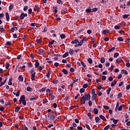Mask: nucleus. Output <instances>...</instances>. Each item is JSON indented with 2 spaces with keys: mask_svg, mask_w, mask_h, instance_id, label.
I'll use <instances>...</instances> for the list:
<instances>
[{
  "mask_svg": "<svg viewBox=\"0 0 130 130\" xmlns=\"http://www.w3.org/2000/svg\"><path fill=\"white\" fill-rule=\"evenodd\" d=\"M56 116H57V115L55 113L53 112L52 114H50V116H48V117H49L50 118L49 120H51V121L53 122Z\"/></svg>",
  "mask_w": 130,
  "mask_h": 130,
  "instance_id": "obj_1",
  "label": "nucleus"
},
{
  "mask_svg": "<svg viewBox=\"0 0 130 130\" xmlns=\"http://www.w3.org/2000/svg\"><path fill=\"white\" fill-rule=\"evenodd\" d=\"M117 83V81L116 80H114L113 82L111 83V87H114L115 85H116V83Z\"/></svg>",
  "mask_w": 130,
  "mask_h": 130,
  "instance_id": "obj_16",
  "label": "nucleus"
},
{
  "mask_svg": "<svg viewBox=\"0 0 130 130\" xmlns=\"http://www.w3.org/2000/svg\"><path fill=\"white\" fill-rule=\"evenodd\" d=\"M28 15H31V14H32V9L31 8L28 9Z\"/></svg>",
  "mask_w": 130,
  "mask_h": 130,
  "instance_id": "obj_58",
  "label": "nucleus"
},
{
  "mask_svg": "<svg viewBox=\"0 0 130 130\" xmlns=\"http://www.w3.org/2000/svg\"><path fill=\"white\" fill-rule=\"evenodd\" d=\"M62 73L64 74V75H68V74H69V72H68V70H67L65 69H63L62 71Z\"/></svg>",
  "mask_w": 130,
  "mask_h": 130,
  "instance_id": "obj_22",
  "label": "nucleus"
},
{
  "mask_svg": "<svg viewBox=\"0 0 130 130\" xmlns=\"http://www.w3.org/2000/svg\"><path fill=\"white\" fill-rule=\"evenodd\" d=\"M58 83V80H55L54 79L53 81V84H56Z\"/></svg>",
  "mask_w": 130,
  "mask_h": 130,
  "instance_id": "obj_55",
  "label": "nucleus"
},
{
  "mask_svg": "<svg viewBox=\"0 0 130 130\" xmlns=\"http://www.w3.org/2000/svg\"><path fill=\"white\" fill-rule=\"evenodd\" d=\"M74 50L73 49H70L69 51V53L70 54V55H73V54H74Z\"/></svg>",
  "mask_w": 130,
  "mask_h": 130,
  "instance_id": "obj_44",
  "label": "nucleus"
},
{
  "mask_svg": "<svg viewBox=\"0 0 130 130\" xmlns=\"http://www.w3.org/2000/svg\"><path fill=\"white\" fill-rule=\"evenodd\" d=\"M37 99V98H29V101H35Z\"/></svg>",
  "mask_w": 130,
  "mask_h": 130,
  "instance_id": "obj_45",
  "label": "nucleus"
},
{
  "mask_svg": "<svg viewBox=\"0 0 130 130\" xmlns=\"http://www.w3.org/2000/svg\"><path fill=\"white\" fill-rule=\"evenodd\" d=\"M6 70H8L9 68H10V63L9 62H6Z\"/></svg>",
  "mask_w": 130,
  "mask_h": 130,
  "instance_id": "obj_42",
  "label": "nucleus"
},
{
  "mask_svg": "<svg viewBox=\"0 0 130 130\" xmlns=\"http://www.w3.org/2000/svg\"><path fill=\"white\" fill-rule=\"evenodd\" d=\"M80 93H84L85 92V89L84 88H81L80 90Z\"/></svg>",
  "mask_w": 130,
  "mask_h": 130,
  "instance_id": "obj_64",
  "label": "nucleus"
},
{
  "mask_svg": "<svg viewBox=\"0 0 130 130\" xmlns=\"http://www.w3.org/2000/svg\"><path fill=\"white\" fill-rule=\"evenodd\" d=\"M101 63H104L105 62V58L102 57L101 58Z\"/></svg>",
  "mask_w": 130,
  "mask_h": 130,
  "instance_id": "obj_26",
  "label": "nucleus"
},
{
  "mask_svg": "<svg viewBox=\"0 0 130 130\" xmlns=\"http://www.w3.org/2000/svg\"><path fill=\"white\" fill-rule=\"evenodd\" d=\"M121 75H123V74H124V75H125V76H126L127 75H128V73H127V71L125 70H122L121 71Z\"/></svg>",
  "mask_w": 130,
  "mask_h": 130,
  "instance_id": "obj_11",
  "label": "nucleus"
},
{
  "mask_svg": "<svg viewBox=\"0 0 130 130\" xmlns=\"http://www.w3.org/2000/svg\"><path fill=\"white\" fill-rule=\"evenodd\" d=\"M67 56H69V52H66L63 55H62V57L63 58H66V57H67Z\"/></svg>",
  "mask_w": 130,
  "mask_h": 130,
  "instance_id": "obj_23",
  "label": "nucleus"
},
{
  "mask_svg": "<svg viewBox=\"0 0 130 130\" xmlns=\"http://www.w3.org/2000/svg\"><path fill=\"white\" fill-rule=\"evenodd\" d=\"M60 37L61 39H64V38H66V35L61 34L60 35Z\"/></svg>",
  "mask_w": 130,
  "mask_h": 130,
  "instance_id": "obj_43",
  "label": "nucleus"
},
{
  "mask_svg": "<svg viewBox=\"0 0 130 130\" xmlns=\"http://www.w3.org/2000/svg\"><path fill=\"white\" fill-rule=\"evenodd\" d=\"M119 53H114V58H116V57H117L118 56H119Z\"/></svg>",
  "mask_w": 130,
  "mask_h": 130,
  "instance_id": "obj_47",
  "label": "nucleus"
},
{
  "mask_svg": "<svg viewBox=\"0 0 130 130\" xmlns=\"http://www.w3.org/2000/svg\"><path fill=\"white\" fill-rule=\"evenodd\" d=\"M30 79L31 80V81H34V80L35 79V75H36V72H34L33 73H30Z\"/></svg>",
  "mask_w": 130,
  "mask_h": 130,
  "instance_id": "obj_5",
  "label": "nucleus"
},
{
  "mask_svg": "<svg viewBox=\"0 0 130 130\" xmlns=\"http://www.w3.org/2000/svg\"><path fill=\"white\" fill-rule=\"evenodd\" d=\"M6 18L7 21L9 22V21H10V15H9L8 12H6Z\"/></svg>",
  "mask_w": 130,
  "mask_h": 130,
  "instance_id": "obj_13",
  "label": "nucleus"
},
{
  "mask_svg": "<svg viewBox=\"0 0 130 130\" xmlns=\"http://www.w3.org/2000/svg\"><path fill=\"white\" fill-rule=\"evenodd\" d=\"M27 92H32V91H33V88H32L30 87H28L27 88Z\"/></svg>",
  "mask_w": 130,
  "mask_h": 130,
  "instance_id": "obj_34",
  "label": "nucleus"
},
{
  "mask_svg": "<svg viewBox=\"0 0 130 130\" xmlns=\"http://www.w3.org/2000/svg\"><path fill=\"white\" fill-rule=\"evenodd\" d=\"M93 104V102H91V101H88V105L89 106H92V104Z\"/></svg>",
  "mask_w": 130,
  "mask_h": 130,
  "instance_id": "obj_63",
  "label": "nucleus"
},
{
  "mask_svg": "<svg viewBox=\"0 0 130 130\" xmlns=\"http://www.w3.org/2000/svg\"><path fill=\"white\" fill-rule=\"evenodd\" d=\"M87 116L89 117V119H92V113H91V112H89L87 114Z\"/></svg>",
  "mask_w": 130,
  "mask_h": 130,
  "instance_id": "obj_24",
  "label": "nucleus"
},
{
  "mask_svg": "<svg viewBox=\"0 0 130 130\" xmlns=\"http://www.w3.org/2000/svg\"><path fill=\"white\" fill-rule=\"evenodd\" d=\"M88 62L90 63V64H92L93 63V60H92V58H89L87 60Z\"/></svg>",
  "mask_w": 130,
  "mask_h": 130,
  "instance_id": "obj_29",
  "label": "nucleus"
},
{
  "mask_svg": "<svg viewBox=\"0 0 130 130\" xmlns=\"http://www.w3.org/2000/svg\"><path fill=\"white\" fill-rule=\"evenodd\" d=\"M119 62H122L123 63V60H122V58L121 57H119L116 60V64H117Z\"/></svg>",
  "mask_w": 130,
  "mask_h": 130,
  "instance_id": "obj_4",
  "label": "nucleus"
},
{
  "mask_svg": "<svg viewBox=\"0 0 130 130\" xmlns=\"http://www.w3.org/2000/svg\"><path fill=\"white\" fill-rule=\"evenodd\" d=\"M21 109V108L20 107H16L15 109V112H19V110Z\"/></svg>",
  "mask_w": 130,
  "mask_h": 130,
  "instance_id": "obj_31",
  "label": "nucleus"
},
{
  "mask_svg": "<svg viewBox=\"0 0 130 130\" xmlns=\"http://www.w3.org/2000/svg\"><path fill=\"white\" fill-rule=\"evenodd\" d=\"M27 10H28V6H24L23 8V11H26Z\"/></svg>",
  "mask_w": 130,
  "mask_h": 130,
  "instance_id": "obj_62",
  "label": "nucleus"
},
{
  "mask_svg": "<svg viewBox=\"0 0 130 130\" xmlns=\"http://www.w3.org/2000/svg\"><path fill=\"white\" fill-rule=\"evenodd\" d=\"M110 120L113 121V122L114 123V124H116L118 122V121H119V120L115 119H114V118H111Z\"/></svg>",
  "mask_w": 130,
  "mask_h": 130,
  "instance_id": "obj_9",
  "label": "nucleus"
},
{
  "mask_svg": "<svg viewBox=\"0 0 130 130\" xmlns=\"http://www.w3.org/2000/svg\"><path fill=\"white\" fill-rule=\"evenodd\" d=\"M40 64V63H39V62L36 61V63H35V68H36V69H37V68H39Z\"/></svg>",
  "mask_w": 130,
  "mask_h": 130,
  "instance_id": "obj_33",
  "label": "nucleus"
},
{
  "mask_svg": "<svg viewBox=\"0 0 130 130\" xmlns=\"http://www.w3.org/2000/svg\"><path fill=\"white\" fill-rule=\"evenodd\" d=\"M13 94L15 95L16 97H19V96H20V91H18L16 93L14 92H13Z\"/></svg>",
  "mask_w": 130,
  "mask_h": 130,
  "instance_id": "obj_21",
  "label": "nucleus"
},
{
  "mask_svg": "<svg viewBox=\"0 0 130 130\" xmlns=\"http://www.w3.org/2000/svg\"><path fill=\"white\" fill-rule=\"evenodd\" d=\"M95 93H96V91H95V89L93 88L91 90V94L93 95L94 94H95Z\"/></svg>",
  "mask_w": 130,
  "mask_h": 130,
  "instance_id": "obj_61",
  "label": "nucleus"
},
{
  "mask_svg": "<svg viewBox=\"0 0 130 130\" xmlns=\"http://www.w3.org/2000/svg\"><path fill=\"white\" fill-rule=\"evenodd\" d=\"M100 118H101V119H102V120H104V121H106V118H105V117L102 115H100L99 116Z\"/></svg>",
  "mask_w": 130,
  "mask_h": 130,
  "instance_id": "obj_15",
  "label": "nucleus"
},
{
  "mask_svg": "<svg viewBox=\"0 0 130 130\" xmlns=\"http://www.w3.org/2000/svg\"><path fill=\"white\" fill-rule=\"evenodd\" d=\"M56 3L58 4V5H62L63 4V2L61 0H57Z\"/></svg>",
  "mask_w": 130,
  "mask_h": 130,
  "instance_id": "obj_27",
  "label": "nucleus"
},
{
  "mask_svg": "<svg viewBox=\"0 0 130 130\" xmlns=\"http://www.w3.org/2000/svg\"><path fill=\"white\" fill-rule=\"evenodd\" d=\"M12 44V42L11 41H8L6 43V45H11Z\"/></svg>",
  "mask_w": 130,
  "mask_h": 130,
  "instance_id": "obj_52",
  "label": "nucleus"
},
{
  "mask_svg": "<svg viewBox=\"0 0 130 130\" xmlns=\"http://www.w3.org/2000/svg\"><path fill=\"white\" fill-rule=\"evenodd\" d=\"M76 107H79V106L76 105V106H72L70 107L69 109L70 110H72V109H74V108H76Z\"/></svg>",
  "mask_w": 130,
  "mask_h": 130,
  "instance_id": "obj_36",
  "label": "nucleus"
},
{
  "mask_svg": "<svg viewBox=\"0 0 130 130\" xmlns=\"http://www.w3.org/2000/svg\"><path fill=\"white\" fill-rule=\"evenodd\" d=\"M13 9H14V5L13 4H11L9 7V10H13Z\"/></svg>",
  "mask_w": 130,
  "mask_h": 130,
  "instance_id": "obj_41",
  "label": "nucleus"
},
{
  "mask_svg": "<svg viewBox=\"0 0 130 130\" xmlns=\"http://www.w3.org/2000/svg\"><path fill=\"white\" fill-rule=\"evenodd\" d=\"M114 29H116V30H119V29H120V27H119V26L118 25H115L114 26Z\"/></svg>",
  "mask_w": 130,
  "mask_h": 130,
  "instance_id": "obj_56",
  "label": "nucleus"
},
{
  "mask_svg": "<svg viewBox=\"0 0 130 130\" xmlns=\"http://www.w3.org/2000/svg\"><path fill=\"white\" fill-rule=\"evenodd\" d=\"M110 126H109V124H108V125L104 127V130H108V129H109V128H110Z\"/></svg>",
  "mask_w": 130,
  "mask_h": 130,
  "instance_id": "obj_49",
  "label": "nucleus"
},
{
  "mask_svg": "<svg viewBox=\"0 0 130 130\" xmlns=\"http://www.w3.org/2000/svg\"><path fill=\"white\" fill-rule=\"evenodd\" d=\"M86 13H92V9L91 7H89L85 10Z\"/></svg>",
  "mask_w": 130,
  "mask_h": 130,
  "instance_id": "obj_14",
  "label": "nucleus"
},
{
  "mask_svg": "<svg viewBox=\"0 0 130 130\" xmlns=\"http://www.w3.org/2000/svg\"><path fill=\"white\" fill-rule=\"evenodd\" d=\"M82 97H84L85 100L89 101L90 99H91V95L89 93H86L84 95L82 96Z\"/></svg>",
  "mask_w": 130,
  "mask_h": 130,
  "instance_id": "obj_2",
  "label": "nucleus"
},
{
  "mask_svg": "<svg viewBox=\"0 0 130 130\" xmlns=\"http://www.w3.org/2000/svg\"><path fill=\"white\" fill-rule=\"evenodd\" d=\"M113 50H115V47H113L112 48L109 49L107 51V52H112Z\"/></svg>",
  "mask_w": 130,
  "mask_h": 130,
  "instance_id": "obj_25",
  "label": "nucleus"
},
{
  "mask_svg": "<svg viewBox=\"0 0 130 130\" xmlns=\"http://www.w3.org/2000/svg\"><path fill=\"white\" fill-rule=\"evenodd\" d=\"M101 120V119H100L99 117H95V120L96 123H98V122H99V121H100Z\"/></svg>",
  "mask_w": 130,
  "mask_h": 130,
  "instance_id": "obj_17",
  "label": "nucleus"
},
{
  "mask_svg": "<svg viewBox=\"0 0 130 130\" xmlns=\"http://www.w3.org/2000/svg\"><path fill=\"white\" fill-rule=\"evenodd\" d=\"M97 11H98V8H94L92 10H91L92 13H93V12H97Z\"/></svg>",
  "mask_w": 130,
  "mask_h": 130,
  "instance_id": "obj_54",
  "label": "nucleus"
},
{
  "mask_svg": "<svg viewBox=\"0 0 130 130\" xmlns=\"http://www.w3.org/2000/svg\"><path fill=\"white\" fill-rule=\"evenodd\" d=\"M0 103H1L2 105H4V104H5V101H4V99H2L0 100Z\"/></svg>",
  "mask_w": 130,
  "mask_h": 130,
  "instance_id": "obj_48",
  "label": "nucleus"
},
{
  "mask_svg": "<svg viewBox=\"0 0 130 130\" xmlns=\"http://www.w3.org/2000/svg\"><path fill=\"white\" fill-rule=\"evenodd\" d=\"M85 41H87L86 38H84L80 42L79 41L78 43L79 44H81V46H82V45H83V43H85Z\"/></svg>",
  "mask_w": 130,
  "mask_h": 130,
  "instance_id": "obj_7",
  "label": "nucleus"
},
{
  "mask_svg": "<svg viewBox=\"0 0 130 130\" xmlns=\"http://www.w3.org/2000/svg\"><path fill=\"white\" fill-rule=\"evenodd\" d=\"M118 41H120V42H122L123 41V39L122 37H119L117 38Z\"/></svg>",
  "mask_w": 130,
  "mask_h": 130,
  "instance_id": "obj_46",
  "label": "nucleus"
},
{
  "mask_svg": "<svg viewBox=\"0 0 130 130\" xmlns=\"http://www.w3.org/2000/svg\"><path fill=\"white\" fill-rule=\"evenodd\" d=\"M123 108V105H120L119 107L118 108V111H121V110H122Z\"/></svg>",
  "mask_w": 130,
  "mask_h": 130,
  "instance_id": "obj_37",
  "label": "nucleus"
},
{
  "mask_svg": "<svg viewBox=\"0 0 130 130\" xmlns=\"http://www.w3.org/2000/svg\"><path fill=\"white\" fill-rule=\"evenodd\" d=\"M26 99V96L24 95H22L21 96L20 99L19 100V103L22 104V101H23Z\"/></svg>",
  "mask_w": 130,
  "mask_h": 130,
  "instance_id": "obj_6",
  "label": "nucleus"
},
{
  "mask_svg": "<svg viewBox=\"0 0 130 130\" xmlns=\"http://www.w3.org/2000/svg\"><path fill=\"white\" fill-rule=\"evenodd\" d=\"M70 72H71V73H74V72H75V69L74 68H70Z\"/></svg>",
  "mask_w": 130,
  "mask_h": 130,
  "instance_id": "obj_60",
  "label": "nucleus"
},
{
  "mask_svg": "<svg viewBox=\"0 0 130 130\" xmlns=\"http://www.w3.org/2000/svg\"><path fill=\"white\" fill-rule=\"evenodd\" d=\"M78 43H79V40L78 39H75L71 42V44H77Z\"/></svg>",
  "mask_w": 130,
  "mask_h": 130,
  "instance_id": "obj_12",
  "label": "nucleus"
},
{
  "mask_svg": "<svg viewBox=\"0 0 130 130\" xmlns=\"http://www.w3.org/2000/svg\"><path fill=\"white\" fill-rule=\"evenodd\" d=\"M39 51V54H40V55H43V54H44V53H45V51L44 50V49H39L38 50Z\"/></svg>",
  "mask_w": 130,
  "mask_h": 130,
  "instance_id": "obj_3",
  "label": "nucleus"
},
{
  "mask_svg": "<svg viewBox=\"0 0 130 130\" xmlns=\"http://www.w3.org/2000/svg\"><path fill=\"white\" fill-rule=\"evenodd\" d=\"M106 33H109V30L105 29V30H103V34H106Z\"/></svg>",
  "mask_w": 130,
  "mask_h": 130,
  "instance_id": "obj_40",
  "label": "nucleus"
},
{
  "mask_svg": "<svg viewBox=\"0 0 130 130\" xmlns=\"http://www.w3.org/2000/svg\"><path fill=\"white\" fill-rule=\"evenodd\" d=\"M60 19H61L59 17V16H58V15L56 16V19H55L56 21H60Z\"/></svg>",
  "mask_w": 130,
  "mask_h": 130,
  "instance_id": "obj_57",
  "label": "nucleus"
},
{
  "mask_svg": "<svg viewBox=\"0 0 130 130\" xmlns=\"http://www.w3.org/2000/svg\"><path fill=\"white\" fill-rule=\"evenodd\" d=\"M51 74V69H50L48 71V73L46 74V76L47 77V79H49L50 78V75Z\"/></svg>",
  "mask_w": 130,
  "mask_h": 130,
  "instance_id": "obj_10",
  "label": "nucleus"
},
{
  "mask_svg": "<svg viewBox=\"0 0 130 130\" xmlns=\"http://www.w3.org/2000/svg\"><path fill=\"white\" fill-rule=\"evenodd\" d=\"M12 81H13V78H11L9 79V82H8V85L9 86H12V85H13V82H12Z\"/></svg>",
  "mask_w": 130,
  "mask_h": 130,
  "instance_id": "obj_19",
  "label": "nucleus"
},
{
  "mask_svg": "<svg viewBox=\"0 0 130 130\" xmlns=\"http://www.w3.org/2000/svg\"><path fill=\"white\" fill-rule=\"evenodd\" d=\"M110 91H111V87H109L107 90V95H109V94H110Z\"/></svg>",
  "mask_w": 130,
  "mask_h": 130,
  "instance_id": "obj_38",
  "label": "nucleus"
},
{
  "mask_svg": "<svg viewBox=\"0 0 130 130\" xmlns=\"http://www.w3.org/2000/svg\"><path fill=\"white\" fill-rule=\"evenodd\" d=\"M46 90V87L43 88L40 90V92H44Z\"/></svg>",
  "mask_w": 130,
  "mask_h": 130,
  "instance_id": "obj_51",
  "label": "nucleus"
},
{
  "mask_svg": "<svg viewBox=\"0 0 130 130\" xmlns=\"http://www.w3.org/2000/svg\"><path fill=\"white\" fill-rule=\"evenodd\" d=\"M18 80L19 81H20V82H23V81H24V78L22 76V75H20L18 77Z\"/></svg>",
  "mask_w": 130,
  "mask_h": 130,
  "instance_id": "obj_18",
  "label": "nucleus"
},
{
  "mask_svg": "<svg viewBox=\"0 0 130 130\" xmlns=\"http://www.w3.org/2000/svg\"><path fill=\"white\" fill-rule=\"evenodd\" d=\"M83 88H84V89H86V88H88V84L85 83L83 85Z\"/></svg>",
  "mask_w": 130,
  "mask_h": 130,
  "instance_id": "obj_53",
  "label": "nucleus"
},
{
  "mask_svg": "<svg viewBox=\"0 0 130 130\" xmlns=\"http://www.w3.org/2000/svg\"><path fill=\"white\" fill-rule=\"evenodd\" d=\"M24 18H25V15H24V13H22L20 14V20H24Z\"/></svg>",
  "mask_w": 130,
  "mask_h": 130,
  "instance_id": "obj_20",
  "label": "nucleus"
},
{
  "mask_svg": "<svg viewBox=\"0 0 130 130\" xmlns=\"http://www.w3.org/2000/svg\"><path fill=\"white\" fill-rule=\"evenodd\" d=\"M23 105H24V106H26V105H27V103L26 102V101L24 100V101H21Z\"/></svg>",
  "mask_w": 130,
  "mask_h": 130,
  "instance_id": "obj_50",
  "label": "nucleus"
},
{
  "mask_svg": "<svg viewBox=\"0 0 130 130\" xmlns=\"http://www.w3.org/2000/svg\"><path fill=\"white\" fill-rule=\"evenodd\" d=\"M129 17V14H125L123 15V19H127Z\"/></svg>",
  "mask_w": 130,
  "mask_h": 130,
  "instance_id": "obj_32",
  "label": "nucleus"
},
{
  "mask_svg": "<svg viewBox=\"0 0 130 130\" xmlns=\"http://www.w3.org/2000/svg\"><path fill=\"white\" fill-rule=\"evenodd\" d=\"M81 64L82 66V67H83V68H86V67H87L85 62H84L83 61H81Z\"/></svg>",
  "mask_w": 130,
  "mask_h": 130,
  "instance_id": "obj_39",
  "label": "nucleus"
},
{
  "mask_svg": "<svg viewBox=\"0 0 130 130\" xmlns=\"http://www.w3.org/2000/svg\"><path fill=\"white\" fill-rule=\"evenodd\" d=\"M114 69V66H113V63H111V69L110 70V73H111V72H112V71H113Z\"/></svg>",
  "mask_w": 130,
  "mask_h": 130,
  "instance_id": "obj_30",
  "label": "nucleus"
},
{
  "mask_svg": "<svg viewBox=\"0 0 130 130\" xmlns=\"http://www.w3.org/2000/svg\"><path fill=\"white\" fill-rule=\"evenodd\" d=\"M48 30L47 27H46V26H45V27L44 28V30L43 31V32H44V33H45V32H47Z\"/></svg>",
  "mask_w": 130,
  "mask_h": 130,
  "instance_id": "obj_59",
  "label": "nucleus"
},
{
  "mask_svg": "<svg viewBox=\"0 0 130 130\" xmlns=\"http://www.w3.org/2000/svg\"><path fill=\"white\" fill-rule=\"evenodd\" d=\"M86 100L85 99V96H82L80 99V103L81 104H85L86 103Z\"/></svg>",
  "mask_w": 130,
  "mask_h": 130,
  "instance_id": "obj_8",
  "label": "nucleus"
},
{
  "mask_svg": "<svg viewBox=\"0 0 130 130\" xmlns=\"http://www.w3.org/2000/svg\"><path fill=\"white\" fill-rule=\"evenodd\" d=\"M36 42L38 44H41V43H42V41H41V40L40 39H37L36 40Z\"/></svg>",
  "mask_w": 130,
  "mask_h": 130,
  "instance_id": "obj_35",
  "label": "nucleus"
},
{
  "mask_svg": "<svg viewBox=\"0 0 130 130\" xmlns=\"http://www.w3.org/2000/svg\"><path fill=\"white\" fill-rule=\"evenodd\" d=\"M93 112L95 114H98V109L95 108L93 109Z\"/></svg>",
  "mask_w": 130,
  "mask_h": 130,
  "instance_id": "obj_28",
  "label": "nucleus"
}]
</instances>
